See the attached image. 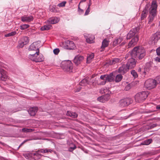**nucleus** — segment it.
Masks as SVG:
<instances>
[{"label":"nucleus","instance_id":"obj_56","mask_svg":"<svg viewBox=\"0 0 160 160\" xmlns=\"http://www.w3.org/2000/svg\"><path fill=\"white\" fill-rule=\"evenodd\" d=\"M156 51L157 55H160V47L157 49Z\"/></svg>","mask_w":160,"mask_h":160},{"label":"nucleus","instance_id":"obj_36","mask_svg":"<svg viewBox=\"0 0 160 160\" xmlns=\"http://www.w3.org/2000/svg\"><path fill=\"white\" fill-rule=\"evenodd\" d=\"M122 59L121 58H114L112 60V63L113 64H115L118 63L122 61Z\"/></svg>","mask_w":160,"mask_h":160},{"label":"nucleus","instance_id":"obj_28","mask_svg":"<svg viewBox=\"0 0 160 160\" xmlns=\"http://www.w3.org/2000/svg\"><path fill=\"white\" fill-rule=\"evenodd\" d=\"M99 92L101 94H105V95L108 94V95H110L109 94L110 93V92L109 91V89L106 87L101 88Z\"/></svg>","mask_w":160,"mask_h":160},{"label":"nucleus","instance_id":"obj_40","mask_svg":"<svg viewBox=\"0 0 160 160\" xmlns=\"http://www.w3.org/2000/svg\"><path fill=\"white\" fill-rule=\"evenodd\" d=\"M131 73L134 78H137L138 77V75L137 72L134 70H132L131 71Z\"/></svg>","mask_w":160,"mask_h":160},{"label":"nucleus","instance_id":"obj_25","mask_svg":"<svg viewBox=\"0 0 160 160\" xmlns=\"http://www.w3.org/2000/svg\"><path fill=\"white\" fill-rule=\"evenodd\" d=\"M128 69L126 65H123L119 68L118 71L120 73L123 74L126 72Z\"/></svg>","mask_w":160,"mask_h":160},{"label":"nucleus","instance_id":"obj_60","mask_svg":"<svg viewBox=\"0 0 160 160\" xmlns=\"http://www.w3.org/2000/svg\"><path fill=\"white\" fill-rule=\"evenodd\" d=\"M130 88V86L129 85H127L125 88V89L126 90H128Z\"/></svg>","mask_w":160,"mask_h":160},{"label":"nucleus","instance_id":"obj_51","mask_svg":"<svg viewBox=\"0 0 160 160\" xmlns=\"http://www.w3.org/2000/svg\"><path fill=\"white\" fill-rule=\"evenodd\" d=\"M155 80H156L157 85L158 83H160V76L157 77Z\"/></svg>","mask_w":160,"mask_h":160},{"label":"nucleus","instance_id":"obj_17","mask_svg":"<svg viewBox=\"0 0 160 160\" xmlns=\"http://www.w3.org/2000/svg\"><path fill=\"white\" fill-rule=\"evenodd\" d=\"M83 59V56L80 55H78L76 56L73 60V62L76 65L80 64Z\"/></svg>","mask_w":160,"mask_h":160},{"label":"nucleus","instance_id":"obj_37","mask_svg":"<svg viewBox=\"0 0 160 160\" xmlns=\"http://www.w3.org/2000/svg\"><path fill=\"white\" fill-rule=\"evenodd\" d=\"M34 131V129L32 128H24L22 129V132H31Z\"/></svg>","mask_w":160,"mask_h":160},{"label":"nucleus","instance_id":"obj_2","mask_svg":"<svg viewBox=\"0 0 160 160\" xmlns=\"http://www.w3.org/2000/svg\"><path fill=\"white\" fill-rule=\"evenodd\" d=\"M157 5L155 2H152L149 8V14L148 17V24H151L155 19L156 15Z\"/></svg>","mask_w":160,"mask_h":160},{"label":"nucleus","instance_id":"obj_24","mask_svg":"<svg viewBox=\"0 0 160 160\" xmlns=\"http://www.w3.org/2000/svg\"><path fill=\"white\" fill-rule=\"evenodd\" d=\"M38 110V108L37 107H33L29 108L28 111L31 116H34L36 114Z\"/></svg>","mask_w":160,"mask_h":160},{"label":"nucleus","instance_id":"obj_30","mask_svg":"<svg viewBox=\"0 0 160 160\" xmlns=\"http://www.w3.org/2000/svg\"><path fill=\"white\" fill-rule=\"evenodd\" d=\"M23 155L27 159H31L33 158L32 152H25L23 154Z\"/></svg>","mask_w":160,"mask_h":160},{"label":"nucleus","instance_id":"obj_3","mask_svg":"<svg viewBox=\"0 0 160 160\" xmlns=\"http://www.w3.org/2000/svg\"><path fill=\"white\" fill-rule=\"evenodd\" d=\"M62 69L65 72L70 73L72 72V64L69 60L62 61L61 64Z\"/></svg>","mask_w":160,"mask_h":160},{"label":"nucleus","instance_id":"obj_59","mask_svg":"<svg viewBox=\"0 0 160 160\" xmlns=\"http://www.w3.org/2000/svg\"><path fill=\"white\" fill-rule=\"evenodd\" d=\"M88 7L90 8V6L92 4V1L91 0H89L88 1Z\"/></svg>","mask_w":160,"mask_h":160},{"label":"nucleus","instance_id":"obj_22","mask_svg":"<svg viewBox=\"0 0 160 160\" xmlns=\"http://www.w3.org/2000/svg\"><path fill=\"white\" fill-rule=\"evenodd\" d=\"M37 45V42H33L30 46L28 49L29 50V51H35L36 52L39 51L38 47Z\"/></svg>","mask_w":160,"mask_h":160},{"label":"nucleus","instance_id":"obj_46","mask_svg":"<svg viewBox=\"0 0 160 160\" xmlns=\"http://www.w3.org/2000/svg\"><path fill=\"white\" fill-rule=\"evenodd\" d=\"M90 8H89V7H88V8L86 10L85 13H84V16H86V15H88L89 14V13L90 12Z\"/></svg>","mask_w":160,"mask_h":160},{"label":"nucleus","instance_id":"obj_8","mask_svg":"<svg viewBox=\"0 0 160 160\" xmlns=\"http://www.w3.org/2000/svg\"><path fill=\"white\" fill-rule=\"evenodd\" d=\"M29 42V40L28 37L26 36L21 38L18 42V48H22L25 45L28 43Z\"/></svg>","mask_w":160,"mask_h":160},{"label":"nucleus","instance_id":"obj_1","mask_svg":"<svg viewBox=\"0 0 160 160\" xmlns=\"http://www.w3.org/2000/svg\"><path fill=\"white\" fill-rule=\"evenodd\" d=\"M131 54L132 57L140 60L142 59L145 56L146 51L142 47H136L132 50Z\"/></svg>","mask_w":160,"mask_h":160},{"label":"nucleus","instance_id":"obj_48","mask_svg":"<svg viewBox=\"0 0 160 160\" xmlns=\"http://www.w3.org/2000/svg\"><path fill=\"white\" fill-rule=\"evenodd\" d=\"M132 52L130 53V52H128L125 55V59H127L129 57H132V55L131 54Z\"/></svg>","mask_w":160,"mask_h":160},{"label":"nucleus","instance_id":"obj_64","mask_svg":"<svg viewBox=\"0 0 160 160\" xmlns=\"http://www.w3.org/2000/svg\"><path fill=\"white\" fill-rule=\"evenodd\" d=\"M154 25H155L154 23H152L150 26V28H151L152 27H153V26H154Z\"/></svg>","mask_w":160,"mask_h":160},{"label":"nucleus","instance_id":"obj_61","mask_svg":"<svg viewBox=\"0 0 160 160\" xmlns=\"http://www.w3.org/2000/svg\"><path fill=\"white\" fill-rule=\"evenodd\" d=\"M156 108L157 109H160V105L157 106Z\"/></svg>","mask_w":160,"mask_h":160},{"label":"nucleus","instance_id":"obj_31","mask_svg":"<svg viewBox=\"0 0 160 160\" xmlns=\"http://www.w3.org/2000/svg\"><path fill=\"white\" fill-rule=\"evenodd\" d=\"M41 156L42 155L37 151H36L35 152H32L33 158H34L35 160L40 158Z\"/></svg>","mask_w":160,"mask_h":160},{"label":"nucleus","instance_id":"obj_53","mask_svg":"<svg viewBox=\"0 0 160 160\" xmlns=\"http://www.w3.org/2000/svg\"><path fill=\"white\" fill-rule=\"evenodd\" d=\"M30 140L29 139H27V140H25L24 141H23L20 145L18 146V149L21 146H22V145L24 144V143L25 142H26L29 140Z\"/></svg>","mask_w":160,"mask_h":160},{"label":"nucleus","instance_id":"obj_54","mask_svg":"<svg viewBox=\"0 0 160 160\" xmlns=\"http://www.w3.org/2000/svg\"><path fill=\"white\" fill-rule=\"evenodd\" d=\"M30 140L29 139H27V140H25L24 141H23L20 145L18 146V149L21 146H22V145L24 144V143L25 142H26L29 140Z\"/></svg>","mask_w":160,"mask_h":160},{"label":"nucleus","instance_id":"obj_41","mask_svg":"<svg viewBox=\"0 0 160 160\" xmlns=\"http://www.w3.org/2000/svg\"><path fill=\"white\" fill-rule=\"evenodd\" d=\"M30 26L27 24H24L20 26V29L21 30H23L26 29L29 27Z\"/></svg>","mask_w":160,"mask_h":160},{"label":"nucleus","instance_id":"obj_47","mask_svg":"<svg viewBox=\"0 0 160 160\" xmlns=\"http://www.w3.org/2000/svg\"><path fill=\"white\" fill-rule=\"evenodd\" d=\"M60 51L59 49L58 48H55L53 50L54 53L55 55H57Z\"/></svg>","mask_w":160,"mask_h":160},{"label":"nucleus","instance_id":"obj_27","mask_svg":"<svg viewBox=\"0 0 160 160\" xmlns=\"http://www.w3.org/2000/svg\"><path fill=\"white\" fill-rule=\"evenodd\" d=\"M114 76L112 73H111L109 74H107L106 82H111L114 81Z\"/></svg>","mask_w":160,"mask_h":160},{"label":"nucleus","instance_id":"obj_13","mask_svg":"<svg viewBox=\"0 0 160 160\" xmlns=\"http://www.w3.org/2000/svg\"><path fill=\"white\" fill-rule=\"evenodd\" d=\"M88 84L89 82L86 79H83L80 82L79 85L77 87V89H75V92H79L82 88L81 86H84Z\"/></svg>","mask_w":160,"mask_h":160},{"label":"nucleus","instance_id":"obj_33","mask_svg":"<svg viewBox=\"0 0 160 160\" xmlns=\"http://www.w3.org/2000/svg\"><path fill=\"white\" fill-rule=\"evenodd\" d=\"M106 77L107 74L102 75L100 76V78L101 79L104 81L100 82V84L101 85H104L105 84L106 82Z\"/></svg>","mask_w":160,"mask_h":160},{"label":"nucleus","instance_id":"obj_39","mask_svg":"<svg viewBox=\"0 0 160 160\" xmlns=\"http://www.w3.org/2000/svg\"><path fill=\"white\" fill-rule=\"evenodd\" d=\"M17 33L15 31H12L10 33L7 34L5 35V37H9L11 36H12L15 35Z\"/></svg>","mask_w":160,"mask_h":160},{"label":"nucleus","instance_id":"obj_45","mask_svg":"<svg viewBox=\"0 0 160 160\" xmlns=\"http://www.w3.org/2000/svg\"><path fill=\"white\" fill-rule=\"evenodd\" d=\"M45 149V153H48L49 152H52L53 151V150L52 149H51L50 148H45L44 149Z\"/></svg>","mask_w":160,"mask_h":160},{"label":"nucleus","instance_id":"obj_26","mask_svg":"<svg viewBox=\"0 0 160 160\" xmlns=\"http://www.w3.org/2000/svg\"><path fill=\"white\" fill-rule=\"evenodd\" d=\"M136 29H133L130 30L127 35V39H129L133 36L136 33Z\"/></svg>","mask_w":160,"mask_h":160},{"label":"nucleus","instance_id":"obj_63","mask_svg":"<svg viewBox=\"0 0 160 160\" xmlns=\"http://www.w3.org/2000/svg\"><path fill=\"white\" fill-rule=\"evenodd\" d=\"M87 0H81L80 2V3H82V2H85Z\"/></svg>","mask_w":160,"mask_h":160},{"label":"nucleus","instance_id":"obj_11","mask_svg":"<svg viewBox=\"0 0 160 160\" xmlns=\"http://www.w3.org/2000/svg\"><path fill=\"white\" fill-rule=\"evenodd\" d=\"M136 60L134 59L131 58L128 60L126 65L129 69L134 68L136 66Z\"/></svg>","mask_w":160,"mask_h":160},{"label":"nucleus","instance_id":"obj_9","mask_svg":"<svg viewBox=\"0 0 160 160\" xmlns=\"http://www.w3.org/2000/svg\"><path fill=\"white\" fill-rule=\"evenodd\" d=\"M8 78L7 72L2 68L1 63L0 62V80L6 81Z\"/></svg>","mask_w":160,"mask_h":160},{"label":"nucleus","instance_id":"obj_58","mask_svg":"<svg viewBox=\"0 0 160 160\" xmlns=\"http://www.w3.org/2000/svg\"><path fill=\"white\" fill-rule=\"evenodd\" d=\"M155 60L156 62H160V57H156L155 58Z\"/></svg>","mask_w":160,"mask_h":160},{"label":"nucleus","instance_id":"obj_55","mask_svg":"<svg viewBox=\"0 0 160 160\" xmlns=\"http://www.w3.org/2000/svg\"><path fill=\"white\" fill-rule=\"evenodd\" d=\"M38 152L39 153H45L44 149H40L38 150Z\"/></svg>","mask_w":160,"mask_h":160},{"label":"nucleus","instance_id":"obj_10","mask_svg":"<svg viewBox=\"0 0 160 160\" xmlns=\"http://www.w3.org/2000/svg\"><path fill=\"white\" fill-rule=\"evenodd\" d=\"M132 102L131 98H128L121 100L119 102V105L121 107L127 106Z\"/></svg>","mask_w":160,"mask_h":160},{"label":"nucleus","instance_id":"obj_50","mask_svg":"<svg viewBox=\"0 0 160 160\" xmlns=\"http://www.w3.org/2000/svg\"><path fill=\"white\" fill-rule=\"evenodd\" d=\"M76 148V146L74 145L73 147L69 148H68V150L70 152H72Z\"/></svg>","mask_w":160,"mask_h":160},{"label":"nucleus","instance_id":"obj_52","mask_svg":"<svg viewBox=\"0 0 160 160\" xmlns=\"http://www.w3.org/2000/svg\"><path fill=\"white\" fill-rule=\"evenodd\" d=\"M116 39L118 41V43L119 44L123 40V38L122 37H119L118 38H117Z\"/></svg>","mask_w":160,"mask_h":160},{"label":"nucleus","instance_id":"obj_14","mask_svg":"<svg viewBox=\"0 0 160 160\" xmlns=\"http://www.w3.org/2000/svg\"><path fill=\"white\" fill-rule=\"evenodd\" d=\"M33 17L31 15H24L21 17V20L23 22H29L33 21Z\"/></svg>","mask_w":160,"mask_h":160},{"label":"nucleus","instance_id":"obj_6","mask_svg":"<svg viewBox=\"0 0 160 160\" xmlns=\"http://www.w3.org/2000/svg\"><path fill=\"white\" fill-rule=\"evenodd\" d=\"M157 69L156 67L152 62H148L146 63L144 68L145 73L150 72Z\"/></svg>","mask_w":160,"mask_h":160},{"label":"nucleus","instance_id":"obj_18","mask_svg":"<svg viewBox=\"0 0 160 160\" xmlns=\"http://www.w3.org/2000/svg\"><path fill=\"white\" fill-rule=\"evenodd\" d=\"M138 40V37L137 36L134 37L132 39L128 45V48H130L134 46L136 44Z\"/></svg>","mask_w":160,"mask_h":160},{"label":"nucleus","instance_id":"obj_19","mask_svg":"<svg viewBox=\"0 0 160 160\" xmlns=\"http://www.w3.org/2000/svg\"><path fill=\"white\" fill-rule=\"evenodd\" d=\"M149 6L150 5L147 4L146 5L145 8L144 9L141 15V18L142 20L144 18L146 17L147 13L148 12V9Z\"/></svg>","mask_w":160,"mask_h":160},{"label":"nucleus","instance_id":"obj_5","mask_svg":"<svg viewBox=\"0 0 160 160\" xmlns=\"http://www.w3.org/2000/svg\"><path fill=\"white\" fill-rule=\"evenodd\" d=\"M147 97V92H142L137 94L135 96V99L136 102H141L145 100Z\"/></svg>","mask_w":160,"mask_h":160},{"label":"nucleus","instance_id":"obj_57","mask_svg":"<svg viewBox=\"0 0 160 160\" xmlns=\"http://www.w3.org/2000/svg\"><path fill=\"white\" fill-rule=\"evenodd\" d=\"M118 44V41L116 39H115L113 42V45L114 46L117 45V44Z\"/></svg>","mask_w":160,"mask_h":160},{"label":"nucleus","instance_id":"obj_42","mask_svg":"<svg viewBox=\"0 0 160 160\" xmlns=\"http://www.w3.org/2000/svg\"><path fill=\"white\" fill-rule=\"evenodd\" d=\"M50 10L52 12H57V10L56 9L55 6H51L49 8Z\"/></svg>","mask_w":160,"mask_h":160},{"label":"nucleus","instance_id":"obj_44","mask_svg":"<svg viewBox=\"0 0 160 160\" xmlns=\"http://www.w3.org/2000/svg\"><path fill=\"white\" fill-rule=\"evenodd\" d=\"M157 126V124L156 123L150 124L148 125L149 127L148 128V129H151L154 128Z\"/></svg>","mask_w":160,"mask_h":160},{"label":"nucleus","instance_id":"obj_16","mask_svg":"<svg viewBox=\"0 0 160 160\" xmlns=\"http://www.w3.org/2000/svg\"><path fill=\"white\" fill-rule=\"evenodd\" d=\"M86 42L89 43H93L94 42L95 37L94 36L90 34L85 35Z\"/></svg>","mask_w":160,"mask_h":160},{"label":"nucleus","instance_id":"obj_20","mask_svg":"<svg viewBox=\"0 0 160 160\" xmlns=\"http://www.w3.org/2000/svg\"><path fill=\"white\" fill-rule=\"evenodd\" d=\"M109 41L108 39H105L103 40L102 42V45L101 47V51L104 50L105 48L107 47L109 44Z\"/></svg>","mask_w":160,"mask_h":160},{"label":"nucleus","instance_id":"obj_49","mask_svg":"<svg viewBox=\"0 0 160 160\" xmlns=\"http://www.w3.org/2000/svg\"><path fill=\"white\" fill-rule=\"evenodd\" d=\"M78 10L79 14H82L83 12V9H81L79 6L78 7Z\"/></svg>","mask_w":160,"mask_h":160},{"label":"nucleus","instance_id":"obj_38","mask_svg":"<svg viewBox=\"0 0 160 160\" xmlns=\"http://www.w3.org/2000/svg\"><path fill=\"white\" fill-rule=\"evenodd\" d=\"M152 142V140L151 139H148L144 141L142 144L144 145H148Z\"/></svg>","mask_w":160,"mask_h":160},{"label":"nucleus","instance_id":"obj_62","mask_svg":"<svg viewBox=\"0 0 160 160\" xmlns=\"http://www.w3.org/2000/svg\"><path fill=\"white\" fill-rule=\"evenodd\" d=\"M155 119L158 121H160V118H156Z\"/></svg>","mask_w":160,"mask_h":160},{"label":"nucleus","instance_id":"obj_23","mask_svg":"<svg viewBox=\"0 0 160 160\" xmlns=\"http://www.w3.org/2000/svg\"><path fill=\"white\" fill-rule=\"evenodd\" d=\"M59 19L57 17H54L49 18L47 21V22L48 24H54L57 23Z\"/></svg>","mask_w":160,"mask_h":160},{"label":"nucleus","instance_id":"obj_12","mask_svg":"<svg viewBox=\"0 0 160 160\" xmlns=\"http://www.w3.org/2000/svg\"><path fill=\"white\" fill-rule=\"evenodd\" d=\"M160 38V32H156L150 38L152 42V44H155L158 41Z\"/></svg>","mask_w":160,"mask_h":160},{"label":"nucleus","instance_id":"obj_4","mask_svg":"<svg viewBox=\"0 0 160 160\" xmlns=\"http://www.w3.org/2000/svg\"><path fill=\"white\" fill-rule=\"evenodd\" d=\"M29 58L32 60L36 62H41L44 60L43 56L40 54L39 51L36 52L34 54H30Z\"/></svg>","mask_w":160,"mask_h":160},{"label":"nucleus","instance_id":"obj_29","mask_svg":"<svg viewBox=\"0 0 160 160\" xmlns=\"http://www.w3.org/2000/svg\"><path fill=\"white\" fill-rule=\"evenodd\" d=\"M67 115L70 116L72 118H75L77 117L78 116V114L74 112H72L70 111H68L66 113Z\"/></svg>","mask_w":160,"mask_h":160},{"label":"nucleus","instance_id":"obj_21","mask_svg":"<svg viewBox=\"0 0 160 160\" xmlns=\"http://www.w3.org/2000/svg\"><path fill=\"white\" fill-rule=\"evenodd\" d=\"M66 45L67 49H73L75 47V45L72 41H67L66 42Z\"/></svg>","mask_w":160,"mask_h":160},{"label":"nucleus","instance_id":"obj_43","mask_svg":"<svg viewBox=\"0 0 160 160\" xmlns=\"http://www.w3.org/2000/svg\"><path fill=\"white\" fill-rule=\"evenodd\" d=\"M66 1H63L59 3L58 5V6L59 7H63L65 6V4L66 3Z\"/></svg>","mask_w":160,"mask_h":160},{"label":"nucleus","instance_id":"obj_35","mask_svg":"<svg viewBox=\"0 0 160 160\" xmlns=\"http://www.w3.org/2000/svg\"><path fill=\"white\" fill-rule=\"evenodd\" d=\"M52 26L51 25H45L41 28L40 29L42 31L48 30L50 29Z\"/></svg>","mask_w":160,"mask_h":160},{"label":"nucleus","instance_id":"obj_15","mask_svg":"<svg viewBox=\"0 0 160 160\" xmlns=\"http://www.w3.org/2000/svg\"><path fill=\"white\" fill-rule=\"evenodd\" d=\"M110 98V95H104L98 97L97 99L99 101L104 103L108 101Z\"/></svg>","mask_w":160,"mask_h":160},{"label":"nucleus","instance_id":"obj_32","mask_svg":"<svg viewBox=\"0 0 160 160\" xmlns=\"http://www.w3.org/2000/svg\"><path fill=\"white\" fill-rule=\"evenodd\" d=\"M123 77L122 75L120 74H119L116 75L115 78L114 80L116 82H120L122 80Z\"/></svg>","mask_w":160,"mask_h":160},{"label":"nucleus","instance_id":"obj_7","mask_svg":"<svg viewBox=\"0 0 160 160\" xmlns=\"http://www.w3.org/2000/svg\"><path fill=\"white\" fill-rule=\"evenodd\" d=\"M145 86L149 90L152 89L156 86V80L152 79H149L145 82Z\"/></svg>","mask_w":160,"mask_h":160},{"label":"nucleus","instance_id":"obj_34","mask_svg":"<svg viewBox=\"0 0 160 160\" xmlns=\"http://www.w3.org/2000/svg\"><path fill=\"white\" fill-rule=\"evenodd\" d=\"M94 55L93 53H91L88 54L87 56V62L90 63L91 60L94 58Z\"/></svg>","mask_w":160,"mask_h":160}]
</instances>
